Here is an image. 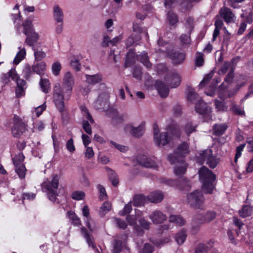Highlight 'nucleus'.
Returning a JSON list of instances; mask_svg holds the SVG:
<instances>
[{
    "mask_svg": "<svg viewBox=\"0 0 253 253\" xmlns=\"http://www.w3.org/2000/svg\"><path fill=\"white\" fill-rule=\"evenodd\" d=\"M189 152V145L184 142L177 146L173 154L168 156V159L171 164L177 163L174 169V173L177 176H181L186 171L187 165L182 158Z\"/></svg>",
    "mask_w": 253,
    "mask_h": 253,
    "instance_id": "1",
    "label": "nucleus"
},
{
    "mask_svg": "<svg viewBox=\"0 0 253 253\" xmlns=\"http://www.w3.org/2000/svg\"><path fill=\"white\" fill-rule=\"evenodd\" d=\"M109 97V94L106 93L100 94L94 102V106L96 109L105 112L106 115L112 119L113 125H117L124 121V116L119 113L117 109L110 107Z\"/></svg>",
    "mask_w": 253,
    "mask_h": 253,
    "instance_id": "2",
    "label": "nucleus"
},
{
    "mask_svg": "<svg viewBox=\"0 0 253 253\" xmlns=\"http://www.w3.org/2000/svg\"><path fill=\"white\" fill-rule=\"evenodd\" d=\"M199 179L202 185V189L206 194H211L215 188V175L205 167L199 170Z\"/></svg>",
    "mask_w": 253,
    "mask_h": 253,
    "instance_id": "3",
    "label": "nucleus"
},
{
    "mask_svg": "<svg viewBox=\"0 0 253 253\" xmlns=\"http://www.w3.org/2000/svg\"><path fill=\"white\" fill-rule=\"evenodd\" d=\"M196 161L200 164L206 162L212 169L215 168L219 163L218 159L213 155L212 151L210 149L199 153L196 156Z\"/></svg>",
    "mask_w": 253,
    "mask_h": 253,
    "instance_id": "4",
    "label": "nucleus"
},
{
    "mask_svg": "<svg viewBox=\"0 0 253 253\" xmlns=\"http://www.w3.org/2000/svg\"><path fill=\"white\" fill-rule=\"evenodd\" d=\"M188 204L196 209H202L204 208L205 199L203 193L198 190H194L187 195Z\"/></svg>",
    "mask_w": 253,
    "mask_h": 253,
    "instance_id": "5",
    "label": "nucleus"
},
{
    "mask_svg": "<svg viewBox=\"0 0 253 253\" xmlns=\"http://www.w3.org/2000/svg\"><path fill=\"white\" fill-rule=\"evenodd\" d=\"M53 102L57 109L62 113L64 110L65 99L68 100L66 97L60 84H56L54 87L53 90Z\"/></svg>",
    "mask_w": 253,
    "mask_h": 253,
    "instance_id": "6",
    "label": "nucleus"
},
{
    "mask_svg": "<svg viewBox=\"0 0 253 253\" xmlns=\"http://www.w3.org/2000/svg\"><path fill=\"white\" fill-rule=\"evenodd\" d=\"M80 109L83 116L82 121L83 128L86 133L88 134H91L92 133V130L90 124L94 123V120L85 106H81Z\"/></svg>",
    "mask_w": 253,
    "mask_h": 253,
    "instance_id": "7",
    "label": "nucleus"
},
{
    "mask_svg": "<svg viewBox=\"0 0 253 253\" xmlns=\"http://www.w3.org/2000/svg\"><path fill=\"white\" fill-rule=\"evenodd\" d=\"M195 110L198 113L203 116L205 122L211 120V109L201 99H199L196 103Z\"/></svg>",
    "mask_w": 253,
    "mask_h": 253,
    "instance_id": "8",
    "label": "nucleus"
},
{
    "mask_svg": "<svg viewBox=\"0 0 253 253\" xmlns=\"http://www.w3.org/2000/svg\"><path fill=\"white\" fill-rule=\"evenodd\" d=\"M171 137L169 132L159 133V129L154 128V141L158 147H163L167 144L171 140Z\"/></svg>",
    "mask_w": 253,
    "mask_h": 253,
    "instance_id": "9",
    "label": "nucleus"
},
{
    "mask_svg": "<svg viewBox=\"0 0 253 253\" xmlns=\"http://www.w3.org/2000/svg\"><path fill=\"white\" fill-rule=\"evenodd\" d=\"M74 84V80L72 74L69 72L66 73L63 79L62 87L61 88L67 99L70 98Z\"/></svg>",
    "mask_w": 253,
    "mask_h": 253,
    "instance_id": "10",
    "label": "nucleus"
},
{
    "mask_svg": "<svg viewBox=\"0 0 253 253\" xmlns=\"http://www.w3.org/2000/svg\"><path fill=\"white\" fill-rule=\"evenodd\" d=\"M14 124L11 128V132L14 137H19L26 130L25 124L18 116L15 115L13 118Z\"/></svg>",
    "mask_w": 253,
    "mask_h": 253,
    "instance_id": "11",
    "label": "nucleus"
},
{
    "mask_svg": "<svg viewBox=\"0 0 253 253\" xmlns=\"http://www.w3.org/2000/svg\"><path fill=\"white\" fill-rule=\"evenodd\" d=\"M137 160L139 164L146 168H156L158 166L155 158L148 157L144 155L137 156Z\"/></svg>",
    "mask_w": 253,
    "mask_h": 253,
    "instance_id": "12",
    "label": "nucleus"
},
{
    "mask_svg": "<svg viewBox=\"0 0 253 253\" xmlns=\"http://www.w3.org/2000/svg\"><path fill=\"white\" fill-rule=\"evenodd\" d=\"M165 81L171 88L177 87L181 82L179 76L177 73L173 72L169 73L166 75Z\"/></svg>",
    "mask_w": 253,
    "mask_h": 253,
    "instance_id": "13",
    "label": "nucleus"
},
{
    "mask_svg": "<svg viewBox=\"0 0 253 253\" xmlns=\"http://www.w3.org/2000/svg\"><path fill=\"white\" fill-rule=\"evenodd\" d=\"M59 184V179L57 175H53L51 181L47 180L42 183V188L46 192L57 190Z\"/></svg>",
    "mask_w": 253,
    "mask_h": 253,
    "instance_id": "14",
    "label": "nucleus"
},
{
    "mask_svg": "<svg viewBox=\"0 0 253 253\" xmlns=\"http://www.w3.org/2000/svg\"><path fill=\"white\" fill-rule=\"evenodd\" d=\"M147 201V197L141 194L135 195L133 197V200L127 203V213L130 211L131 210L129 209V207L131 205L135 207H141L143 206Z\"/></svg>",
    "mask_w": 253,
    "mask_h": 253,
    "instance_id": "15",
    "label": "nucleus"
},
{
    "mask_svg": "<svg viewBox=\"0 0 253 253\" xmlns=\"http://www.w3.org/2000/svg\"><path fill=\"white\" fill-rule=\"evenodd\" d=\"M149 218L153 223L157 224L163 223L167 219V216L160 211H155L149 215Z\"/></svg>",
    "mask_w": 253,
    "mask_h": 253,
    "instance_id": "16",
    "label": "nucleus"
},
{
    "mask_svg": "<svg viewBox=\"0 0 253 253\" xmlns=\"http://www.w3.org/2000/svg\"><path fill=\"white\" fill-rule=\"evenodd\" d=\"M219 14L225 21L227 23H232L235 21V16L232 13L231 9L225 7L221 8L219 11Z\"/></svg>",
    "mask_w": 253,
    "mask_h": 253,
    "instance_id": "17",
    "label": "nucleus"
},
{
    "mask_svg": "<svg viewBox=\"0 0 253 253\" xmlns=\"http://www.w3.org/2000/svg\"><path fill=\"white\" fill-rule=\"evenodd\" d=\"M81 234L85 239L86 242L89 247H91L94 250L98 251V249L95 244L94 238L90 234L86 228L83 227L81 228Z\"/></svg>",
    "mask_w": 253,
    "mask_h": 253,
    "instance_id": "18",
    "label": "nucleus"
},
{
    "mask_svg": "<svg viewBox=\"0 0 253 253\" xmlns=\"http://www.w3.org/2000/svg\"><path fill=\"white\" fill-rule=\"evenodd\" d=\"M164 198V193L160 190L151 192L147 196V200L151 203L157 204L162 201Z\"/></svg>",
    "mask_w": 253,
    "mask_h": 253,
    "instance_id": "19",
    "label": "nucleus"
},
{
    "mask_svg": "<svg viewBox=\"0 0 253 253\" xmlns=\"http://www.w3.org/2000/svg\"><path fill=\"white\" fill-rule=\"evenodd\" d=\"M27 37L25 41V43L28 46L32 47H34V44L39 39V35L35 30L31 31L28 34H25Z\"/></svg>",
    "mask_w": 253,
    "mask_h": 253,
    "instance_id": "20",
    "label": "nucleus"
},
{
    "mask_svg": "<svg viewBox=\"0 0 253 253\" xmlns=\"http://www.w3.org/2000/svg\"><path fill=\"white\" fill-rule=\"evenodd\" d=\"M53 17L56 23H63L64 13L59 5L55 4L53 7Z\"/></svg>",
    "mask_w": 253,
    "mask_h": 253,
    "instance_id": "21",
    "label": "nucleus"
},
{
    "mask_svg": "<svg viewBox=\"0 0 253 253\" xmlns=\"http://www.w3.org/2000/svg\"><path fill=\"white\" fill-rule=\"evenodd\" d=\"M155 86L161 97H165L168 96L169 89L163 82L160 81H157Z\"/></svg>",
    "mask_w": 253,
    "mask_h": 253,
    "instance_id": "22",
    "label": "nucleus"
},
{
    "mask_svg": "<svg viewBox=\"0 0 253 253\" xmlns=\"http://www.w3.org/2000/svg\"><path fill=\"white\" fill-rule=\"evenodd\" d=\"M133 30L136 33L134 36V38L130 37L127 39V46L133 44L135 42L138 41L140 40L139 33L141 31V28L139 24L134 23L133 24Z\"/></svg>",
    "mask_w": 253,
    "mask_h": 253,
    "instance_id": "23",
    "label": "nucleus"
},
{
    "mask_svg": "<svg viewBox=\"0 0 253 253\" xmlns=\"http://www.w3.org/2000/svg\"><path fill=\"white\" fill-rule=\"evenodd\" d=\"M34 18V17L33 16H30L23 21L22 26L24 29L23 33L24 34H28L29 33L31 32V31L35 30L32 25Z\"/></svg>",
    "mask_w": 253,
    "mask_h": 253,
    "instance_id": "24",
    "label": "nucleus"
},
{
    "mask_svg": "<svg viewBox=\"0 0 253 253\" xmlns=\"http://www.w3.org/2000/svg\"><path fill=\"white\" fill-rule=\"evenodd\" d=\"M228 128L226 124H215L212 126L213 134L217 136L223 135Z\"/></svg>",
    "mask_w": 253,
    "mask_h": 253,
    "instance_id": "25",
    "label": "nucleus"
},
{
    "mask_svg": "<svg viewBox=\"0 0 253 253\" xmlns=\"http://www.w3.org/2000/svg\"><path fill=\"white\" fill-rule=\"evenodd\" d=\"M185 54L183 52L174 51L170 54V58L171 59L174 64H179L182 63L185 60Z\"/></svg>",
    "mask_w": 253,
    "mask_h": 253,
    "instance_id": "26",
    "label": "nucleus"
},
{
    "mask_svg": "<svg viewBox=\"0 0 253 253\" xmlns=\"http://www.w3.org/2000/svg\"><path fill=\"white\" fill-rule=\"evenodd\" d=\"M10 77L15 81L19 78L14 69L10 70L7 74H2L0 78L1 81L4 84H7L10 81Z\"/></svg>",
    "mask_w": 253,
    "mask_h": 253,
    "instance_id": "27",
    "label": "nucleus"
},
{
    "mask_svg": "<svg viewBox=\"0 0 253 253\" xmlns=\"http://www.w3.org/2000/svg\"><path fill=\"white\" fill-rule=\"evenodd\" d=\"M83 215L86 218L85 220L86 225L90 230L92 231L94 230V228L91 225V223L93 222V220L89 216V210L87 206H84L82 209Z\"/></svg>",
    "mask_w": 253,
    "mask_h": 253,
    "instance_id": "28",
    "label": "nucleus"
},
{
    "mask_svg": "<svg viewBox=\"0 0 253 253\" xmlns=\"http://www.w3.org/2000/svg\"><path fill=\"white\" fill-rule=\"evenodd\" d=\"M17 84V86L15 89L16 95L17 97L22 96L24 93V89L26 87V82L22 79H19V78L16 81Z\"/></svg>",
    "mask_w": 253,
    "mask_h": 253,
    "instance_id": "29",
    "label": "nucleus"
},
{
    "mask_svg": "<svg viewBox=\"0 0 253 253\" xmlns=\"http://www.w3.org/2000/svg\"><path fill=\"white\" fill-rule=\"evenodd\" d=\"M85 78L86 82L92 85L99 83L102 80V76L99 74L93 75H85Z\"/></svg>",
    "mask_w": 253,
    "mask_h": 253,
    "instance_id": "30",
    "label": "nucleus"
},
{
    "mask_svg": "<svg viewBox=\"0 0 253 253\" xmlns=\"http://www.w3.org/2000/svg\"><path fill=\"white\" fill-rule=\"evenodd\" d=\"M129 128L130 130V132L131 134L136 137H139L142 135L144 132V126L142 125H140L138 127H134L133 126H128L127 128Z\"/></svg>",
    "mask_w": 253,
    "mask_h": 253,
    "instance_id": "31",
    "label": "nucleus"
},
{
    "mask_svg": "<svg viewBox=\"0 0 253 253\" xmlns=\"http://www.w3.org/2000/svg\"><path fill=\"white\" fill-rule=\"evenodd\" d=\"M45 68V63L43 62H41L33 66V71L34 72L42 76L44 74Z\"/></svg>",
    "mask_w": 253,
    "mask_h": 253,
    "instance_id": "32",
    "label": "nucleus"
},
{
    "mask_svg": "<svg viewBox=\"0 0 253 253\" xmlns=\"http://www.w3.org/2000/svg\"><path fill=\"white\" fill-rule=\"evenodd\" d=\"M187 92V99L188 100L191 102L194 101L195 100H198L200 98H199V95L197 94L194 89L191 87H188L186 90Z\"/></svg>",
    "mask_w": 253,
    "mask_h": 253,
    "instance_id": "33",
    "label": "nucleus"
},
{
    "mask_svg": "<svg viewBox=\"0 0 253 253\" xmlns=\"http://www.w3.org/2000/svg\"><path fill=\"white\" fill-rule=\"evenodd\" d=\"M68 218L72 221V224L74 226H79L81 225V221L77 214L72 211L67 212Z\"/></svg>",
    "mask_w": 253,
    "mask_h": 253,
    "instance_id": "34",
    "label": "nucleus"
},
{
    "mask_svg": "<svg viewBox=\"0 0 253 253\" xmlns=\"http://www.w3.org/2000/svg\"><path fill=\"white\" fill-rule=\"evenodd\" d=\"M112 209L111 203L108 201L103 203L99 210L100 216L103 217L107 212L110 211Z\"/></svg>",
    "mask_w": 253,
    "mask_h": 253,
    "instance_id": "35",
    "label": "nucleus"
},
{
    "mask_svg": "<svg viewBox=\"0 0 253 253\" xmlns=\"http://www.w3.org/2000/svg\"><path fill=\"white\" fill-rule=\"evenodd\" d=\"M18 48L20 50L13 60V63L16 65L18 64L25 58L26 54V51L24 48H21V47H19Z\"/></svg>",
    "mask_w": 253,
    "mask_h": 253,
    "instance_id": "36",
    "label": "nucleus"
},
{
    "mask_svg": "<svg viewBox=\"0 0 253 253\" xmlns=\"http://www.w3.org/2000/svg\"><path fill=\"white\" fill-rule=\"evenodd\" d=\"M169 221L170 222L175 223L177 225L179 226L183 225L185 222L182 217L176 215H170L169 217Z\"/></svg>",
    "mask_w": 253,
    "mask_h": 253,
    "instance_id": "37",
    "label": "nucleus"
},
{
    "mask_svg": "<svg viewBox=\"0 0 253 253\" xmlns=\"http://www.w3.org/2000/svg\"><path fill=\"white\" fill-rule=\"evenodd\" d=\"M137 58L147 68H150L152 67V64L149 62L146 53H142L139 55Z\"/></svg>",
    "mask_w": 253,
    "mask_h": 253,
    "instance_id": "38",
    "label": "nucleus"
},
{
    "mask_svg": "<svg viewBox=\"0 0 253 253\" xmlns=\"http://www.w3.org/2000/svg\"><path fill=\"white\" fill-rule=\"evenodd\" d=\"M112 253H119L123 249L122 242L118 239H115L112 243Z\"/></svg>",
    "mask_w": 253,
    "mask_h": 253,
    "instance_id": "39",
    "label": "nucleus"
},
{
    "mask_svg": "<svg viewBox=\"0 0 253 253\" xmlns=\"http://www.w3.org/2000/svg\"><path fill=\"white\" fill-rule=\"evenodd\" d=\"M243 85L240 84V85H237L235 88L233 90H231L229 93L227 94V95H224L221 92H219L218 94V96L219 98H220L222 100H225V99L227 98H230L233 95L235 94V93L237 92V91L241 87V86Z\"/></svg>",
    "mask_w": 253,
    "mask_h": 253,
    "instance_id": "40",
    "label": "nucleus"
},
{
    "mask_svg": "<svg viewBox=\"0 0 253 253\" xmlns=\"http://www.w3.org/2000/svg\"><path fill=\"white\" fill-rule=\"evenodd\" d=\"M167 18L170 25L174 26L178 22L177 15L171 11H169L167 14Z\"/></svg>",
    "mask_w": 253,
    "mask_h": 253,
    "instance_id": "41",
    "label": "nucleus"
},
{
    "mask_svg": "<svg viewBox=\"0 0 253 253\" xmlns=\"http://www.w3.org/2000/svg\"><path fill=\"white\" fill-rule=\"evenodd\" d=\"M252 209L249 206L246 205L243 207L242 209L239 211V214L240 216L244 218L249 216L251 215Z\"/></svg>",
    "mask_w": 253,
    "mask_h": 253,
    "instance_id": "42",
    "label": "nucleus"
},
{
    "mask_svg": "<svg viewBox=\"0 0 253 253\" xmlns=\"http://www.w3.org/2000/svg\"><path fill=\"white\" fill-rule=\"evenodd\" d=\"M15 167V172L21 179H23L25 177L26 169L24 165H20Z\"/></svg>",
    "mask_w": 253,
    "mask_h": 253,
    "instance_id": "43",
    "label": "nucleus"
},
{
    "mask_svg": "<svg viewBox=\"0 0 253 253\" xmlns=\"http://www.w3.org/2000/svg\"><path fill=\"white\" fill-rule=\"evenodd\" d=\"M40 85L43 92L46 93L48 92V90L50 87V84L48 80L41 78Z\"/></svg>",
    "mask_w": 253,
    "mask_h": 253,
    "instance_id": "44",
    "label": "nucleus"
},
{
    "mask_svg": "<svg viewBox=\"0 0 253 253\" xmlns=\"http://www.w3.org/2000/svg\"><path fill=\"white\" fill-rule=\"evenodd\" d=\"M25 157L22 153H19L16 155L13 159V163L15 167L20 166V165H24L23 162L24 160Z\"/></svg>",
    "mask_w": 253,
    "mask_h": 253,
    "instance_id": "45",
    "label": "nucleus"
},
{
    "mask_svg": "<svg viewBox=\"0 0 253 253\" xmlns=\"http://www.w3.org/2000/svg\"><path fill=\"white\" fill-rule=\"evenodd\" d=\"M214 105L216 109L218 111H226L228 109V106L225 104L224 102L219 101L215 99L214 100Z\"/></svg>",
    "mask_w": 253,
    "mask_h": 253,
    "instance_id": "46",
    "label": "nucleus"
},
{
    "mask_svg": "<svg viewBox=\"0 0 253 253\" xmlns=\"http://www.w3.org/2000/svg\"><path fill=\"white\" fill-rule=\"evenodd\" d=\"M186 237L187 235L185 232L181 231L175 235V239L178 244L181 245L184 242Z\"/></svg>",
    "mask_w": 253,
    "mask_h": 253,
    "instance_id": "47",
    "label": "nucleus"
},
{
    "mask_svg": "<svg viewBox=\"0 0 253 253\" xmlns=\"http://www.w3.org/2000/svg\"><path fill=\"white\" fill-rule=\"evenodd\" d=\"M150 241L157 247H161L163 246L166 243L169 242V239H150Z\"/></svg>",
    "mask_w": 253,
    "mask_h": 253,
    "instance_id": "48",
    "label": "nucleus"
},
{
    "mask_svg": "<svg viewBox=\"0 0 253 253\" xmlns=\"http://www.w3.org/2000/svg\"><path fill=\"white\" fill-rule=\"evenodd\" d=\"M33 49L34 51V56L36 61H41L45 57L46 54L44 52L41 50H38L35 47H33Z\"/></svg>",
    "mask_w": 253,
    "mask_h": 253,
    "instance_id": "49",
    "label": "nucleus"
},
{
    "mask_svg": "<svg viewBox=\"0 0 253 253\" xmlns=\"http://www.w3.org/2000/svg\"><path fill=\"white\" fill-rule=\"evenodd\" d=\"M61 65L59 62H55L52 64L51 66L52 72L55 76H58L61 70Z\"/></svg>",
    "mask_w": 253,
    "mask_h": 253,
    "instance_id": "50",
    "label": "nucleus"
},
{
    "mask_svg": "<svg viewBox=\"0 0 253 253\" xmlns=\"http://www.w3.org/2000/svg\"><path fill=\"white\" fill-rule=\"evenodd\" d=\"M113 223L120 229H125L126 227V222L119 218L114 217L113 218Z\"/></svg>",
    "mask_w": 253,
    "mask_h": 253,
    "instance_id": "51",
    "label": "nucleus"
},
{
    "mask_svg": "<svg viewBox=\"0 0 253 253\" xmlns=\"http://www.w3.org/2000/svg\"><path fill=\"white\" fill-rule=\"evenodd\" d=\"M231 110L236 115H243L244 114V111L240 106L232 104L230 107Z\"/></svg>",
    "mask_w": 253,
    "mask_h": 253,
    "instance_id": "52",
    "label": "nucleus"
},
{
    "mask_svg": "<svg viewBox=\"0 0 253 253\" xmlns=\"http://www.w3.org/2000/svg\"><path fill=\"white\" fill-rule=\"evenodd\" d=\"M169 130L170 133L174 136L177 137H179L180 136V130L179 127L177 125H172L171 126H169Z\"/></svg>",
    "mask_w": 253,
    "mask_h": 253,
    "instance_id": "53",
    "label": "nucleus"
},
{
    "mask_svg": "<svg viewBox=\"0 0 253 253\" xmlns=\"http://www.w3.org/2000/svg\"><path fill=\"white\" fill-rule=\"evenodd\" d=\"M85 197V194L83 191H76L72 194V198L76 200H83Z\"/></svg>",
    "mask_w": 253,
    "mask_h": 253,
    "instance_id": "54",
    "label": "nucleus"
},
{
    "mask_svg": "<svg viewBox=\"0 0 253 253\" xmlns=\"http://www.w3.org/2000/svg\"><path fill=\"white\" fill-rule=\"evenodd\" d=\"M97 188L98 189V190L99 191V193H100L99 198H100V200H105L107 197V195L106 190H105L104 187L102 185H101L100 184H98L97 186Z\"/></svg>",
    "mask_w": 253,
    "mask_h": 253,
    "instance_id": "55",
    "label": "nucleus"
},
{
    "mask_svg": "<svg viewBox=\"0 0 253 253\" xmlns=\"http://www.w3.org/2000/svg\"><path fill=\"white\" fill-rule=\"evenodd\" d=\"M66 147L68 151L71 153H73L75 151L76 148L72 138H70L67 141L66 144Z\"/></svg>",
    "mask_w": 253,
    "mask_h": 253,
    "instance_id": "56",
    "label": "nucleus"
},
{
    "mask_svg": "<svg viewBox=\"0 0 253 253\" xmlns=\"http://www.w3.org/2000/svg\"><path fill=\"white\" fill-rule=\"evenodd\" d=\"M196 130V126H193L191 123H187L184 126V131L187 135H189Z\"/></svg>",
    "mask_w": 253,
    "mask_h": 253,
    "instance_id": "57",
    "label": "nucleus"
},
{
    "mask_svg": "<svg viewBox=\"0 0 253 253\" xmlns=\"http://www.w3.org/2000/svg\"><path fill=\"white\" fill-rule=\"evenodd\" d=\"M180 40L182 44H189L191 42L190 34H182L180 37Z\"/></svg>",
    "mask_w": 253,
    "mask_h": 253,
    "instance_id": "58",
    "label": "nucleus"
},
{
    "mask_svg": "<svg viewBox=\"0 0 253 253\" xmlns=\"http://www.w3.org/2000/svg\"><path fill=\"white\" fill-rule=\"evenodd\" d=\"M216 216V213L213 211H208L205 216L204 221L207 222H210L214 219Z\"/></svg>",
    "mask_w": 253,
    "mask_h": 253,
    "instance_id": "59",
    "label": "nucleus"
},
{
    "mask_svg": "<svg viewBox=\"0 0 253 253\" xmlns=\"http://www.w3.org/2000/svg\"><path fill=\"white\" fill-rule=\"evenodd\" d=\"M33 71V68L32 69L30 65H26L24 67V68L23 70V74L24 75V77L28 79L30 75L32 74Z\"/></svg>",
    "mask_w": 253,
    "mask_h": 253,
    "instance_id": "60",
    "label": "nucleus"
},
{
    "mask_svg": "<svg viewBox=\"0 0 253 253\" xmlns=\"http://www.w3.org/2000/svg\"><path fill=\"white\" fill-rule=\"evenodd\" d=\"M153 252V246L149 243H146L141 249L140 253H152Z\"/></svg>",
    "mask_w": 253,
    "mask_h": 253,
    "instance_id": "61",
    "label": "nucleus"
},
{
    "mask_svg": "<svg viewBox=\"0 0 253 253\" xmlns=\"http://www.w3.org/2000/svg\"><path fill=\"white\" fill-rule=\"evenodd\" d=\"M231 67V64L229 62H225L224 64L221 66L220 69L218 71L220 75L224 74L227 70Z\"/></svg>",
    "mask_w": 253,
    "mask_h": 253,
    "instance_id": "62",
    "label": "nucleus"
},
{
    "mask_svg": "<svg viewBox=\"0 0 253 253\" xmlns=\"http://www.w3.org/2000/svg\"><path fill=\"white\" fill-rule=\"evenodd\" d=\"M111 173H110L109 179L112 184L116 186L118 185L119 180L116 175V173L112 170H110Z\"/></svg>",
    "mask_w": 253,
    "mask_h": 253,
    "instance_id": "63",
    "label": "nucleus"
},
{
    "mask_svg": "<svg viewBox=\"0 0 253 253\" xmlns=\"http://www.w3.org/2000/svg\"><path fill=\"white\" fill-rule=\"evenodd\" d=\"M195 253H208L207 247L204 244H199L195 250Z\"/></svg>",
    "mask_w": 253,
    "mask_h": 253,
    "instance_id": "64",
    "label": "nucleus"
}]
</instances>
